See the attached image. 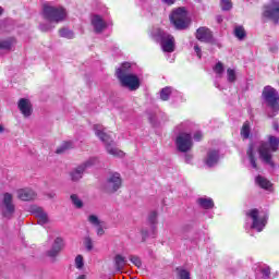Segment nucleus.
<instances>
[{"label":"nucleus","instance_id":"48","mask_svg":"<svg viewBox=\"0 0 279 279\" xmlns=\"http://www.w3.org/2000/svg\"><path fill=\"white\" fill-rule=\"evenodd\" d=\"M217 21H218V23H223V17L221 15H218Z\"/></svg>","mask_w":279,"mask_h":279},{"label":"nucleus","instance_id":"51","mask_svg":"<svg viewBox=\"0 0 279 279\" xmlns=\"http://www.w3.org/2000/svg\"><path fill=\"white\" fill-rule=\"evenodd\" d=\"M1 26H2V25H1V23H0V29H1Z\"/></svg>","mask_w":279,"mask_h":279},{"label":"nucleus","instance_id":"32","mask_svg":"<svg viewBox=\"0 0 279 279\" xmlns=\"http://www.w3.org/2000/svg\"><path fill=\"white\" fill-rule=\"evenodd\" d=\"M70 199L75 208H84V202H82V198H80V196L76 194H72Z\"/></svg>","mask_w":279,"mask_h":279},{"label":"nucleus","instance_id":"25","mask_svg":"<svg viewBox=\"0 0 279 279\" xmlns=\"http://www.w3.org/2000/svg\"><path fill=\"white\" fill-rule=\"evenodd\" d=\"M16 45V38L9 37L7 39L0 40V49H3L4 51H11L12 47Z\"/></svg>","mask_w":279,"mask_h":279},{"label":"nucleus","instance_id":"19","mask_svg":"<svg viewBox=\"0 0 279 279\" xmlns=\"http://www.w3.org/2000/svg\"><path fill=\"white\" fill-rule=\"evenodd\" d=\"M16 195L22 202H32V199H36V192L29 187L17 190Z\"/></svg>","mask_w":279,"mask_h":279},{"label":"nucleus","instance_id":"20","mask_svg":"<svg viewBox=\"0 0 279 279\" xmlns=\"http://www.w3.org/2000/svg\"><path fill=\"white\" fill-rule=\"evenodd\" d=\"M107 153L110 154V156H113V158H125V151L121 150L119 147L114 145V142L108 143L106 146Z\"/></svg>","mask_w":279,"mask_h":279},{"label":"nucleus","instance_id":"5","mask_svg":"<svg viewBox=\"0 0 279 279\" xmlns=\"http://www.w3.org/2000/svg\"><path fill=\"white\" fill-rule=\"evenodd\" d=\"M117 78L122 88H129V90H138L141 88V78L136 74H123L122 72Z\"/></svg>","mask_w":279,"mask_h":279},{"label":"nucleus","instance_id":"38","mask_svg":"<svg viewBox=\"0 0 279 279\" xmlns=\"http://www.w3.org/2000/svg\"><path fill=\"white\" fill-rule=\"evenodd\" d=\"M148 222H149L151 226H156V223H158V213H157V211H151V213L148 215Z\"/></svg>","mask_w":279,"mask_h":279},{"label":"nucleus","instance_id":"2","mask_svg":"<svg viewBox=\"0 0 279 279\" xmlns=\"http://www.w3.org/2000/svg\"><path fill=\"white\" fill-rule=\"evenodd\" d=\"M278 149L279 138L274 135H269L268 142H262L257 151L259 154L260 160L274 169L276 163L274 162V155H271V151L275 153Z\"/></svg>","mask_w":279,"mask_h":279},{"label":"nucleus","instance_id":"22","mask_svg":"<svg viewBox=\"0 0 279 279\" xmlns=\"http://www.w3.org/2000/svg\"><path fill=\"white\" fill-rule=\"evenodd\" d=\"M196 203L204 210H210L215 208V201H213V198L199 197L197 198Z\"/></svg>","mask_w":279,"mask_h":279},{"label":"nucleus","instance_id":"7","mask_svg":"<svg viewBox=\"0 0 279 279\" xmlns=\"http://www.w3.org/2000/svg\"><path fill=\"white\" fill-rule=\"evenodd\" d=\"M175 143L179 151L182 154H186V151H191L193 148V138L189 133H180L175 140Z\"/></svg>","mask_w":279,"mask_h":279},{"label":"nucleus","instance_id":"40","mask_svg":"<svg viewBox=\"0 0 279 279\" xmlns=\"http://www.w3.org/2000/svg\"><path fill=\"white\" fill-rule=\"evenodd\" d=\"M214 73H216L217 75H223V63H221V61L216 63V65L214 66Z\"/></svg>","mask_w":279,"mask_h":279},{"label":"nucleus","instance_id":"10","mask_svg":"<svg viewBox=\"0 0 279 279\" xmlns=\"http://www.w3.org/2000/svg\"><path fill=\"white\" fill-rule=\"evenodd\" d=\"M93 165H97V158H90L85 163L72 170L70 172L72 182H78V180H82V177L84 175V172L86 171V169H88V167H93Z\"/></svg>","mask_w":279,"mask_h":279},{"label":"nucleus","instance_id":"49","mask_svg":"<svg viewBox=\"0 0 279 279\" xmlns=\"http://www.w3.org/2000/svg\"><path fill=\"white\" fill-rule=\"evenodd\" d=\"M3 132H5V129L0 124V134H3Z\"/></svg>","mask_w":279,"mask_h":279},{"label":"nucleus","instance_id":"14","mask_svg":"<svg viewBox=\"0 0 279 279\" xmlns=\"http://www.w3.org/2000/svg\"><path fill=\"white\" fill-rule=\"evenodd\" d=\"M90 25L93 32L96 34H102L104 29H106V21L101 15L94 14L90 16Z\"/></svg>","mask_w":279,"mask_h":279},{"label":"nucleus","instance_id":"27","mask_svg":"<svg viewBox=\"0 0 279 279\" xmlns=\"http://www.w3.org/2000/svg\"><path fill=\"white\" fill-rule=\"evenodd\" d=\"M255 182L260 186V189H265L266 191L272 186L271 181L267 180V178L263 175H257Z\"/></svg>","mask_w":279,"mask_h":279},{"label":"nucleus","instance_id":"17","mask_svg":"<svg viewBox=\"0 0 279 279\" xmlns=\"http://www.w3.org/2000/svg\"><path fill=\"white\" fill-rule=\"evenodd\" d=\"M195 36L196 40H199V43H210V40H213V32L206 26L197 28Z\"/></svg>","mask_w":279,"mask_h":279},{"label":"nucleus","instance_id":"34","mask_svg":"<svg viewBox=\"0 0 279 279\" xmlns=\"http://www.w3.org/2000/svg\"><path fill=\"white\" fill-rule=\"evenodd\" d=\"M74 265H75L76 269L82 271L84 269V256L77 255L74 259Z\"/></svg>","mask_w":279,"mask_h":279},{"label":"nucleus","instance_id":"12","mask_svg":"<svg viewBox=\"0 0 279 279\" xmlns=\"http://www.w3.org/2000/svg\"><path fill=\"white\" fill-rule=\"evenodd\" d=\"M122 184L123 180L121 179L120 173H110L109 178L107 179V193H117V191L121 189Z\"/></svg>","mask_w":279,"mask_h":279},{"label":"nucleus","instance_id":"8","mask_svg":"<svg viewBox=\"0 0 279 279\" xmlns=\"http://www.w3.org/2000/svg\"><path fill=\"white\" fill-rule=\"evenodd\" d=\"M157 37L165 53H173L175 51V38L173 36L159 32Z\"/></svg>","mask_w":279,"mask_h":279},{"label":"nucleus","instance_id":"3","mask_svg":"<svg viewBox=\"0 0 279 279\" xmlns=\"http://www.w3.org/2000/svg\"><path fill=\"white\" fill-rule=\"evenodd\" d=\"M170 23L175 27V29H187L191 25V19L189 17V11L185 7H179L171 11Z\"/></svg>","mask_w":279,"mask_h":279},{"label":"nucleus","instance_id":"28","mask_svg":"<svg viewBox=\"0 0 279 279\" xmlns=\"http://www.w3.org/2000/svg\"><path fill=\"white\" fill-rule=\"evenodd\" d=\"M131 69H132V64L130 62L122 63V65L116 71L117 77H119L120 73H123L124 75L132 74Z\"/></svg>","mask_w":279,"mask_h":279},{"label":"nucleus","instance_id":"50","mask_svg":"<svg viewBox=\"0 0 279 279\" xmlns=\"http://www.w3.org/2000/svg\"><path fill=\"white\" fill-rule=\"evenodd\" d=\"M1 14H3V8L2 7H0V16H1Z\"/></svg>","mask_w":279,"mask_h":279},{"label":"nucleus","instance_id":"4","mask_svg":"<svg viewBox=\"0 0 279 279\" xmlns=\"http://www.w3.org/2000/svg\"><path fill=\"white\" fill-rule=\"evenodd\" d=\"M16 213V205H14V196L10 193L2 194L0 198V214L3 219H12Z\"/></svg>","mask_w":279,"mask_h":279},{"label":"nucleus","instance_id":"30","mask_svg":"<svg viewBox=\"0 0 279 279\" xmlns=\"http://www.w3.org/2000/svg\"><path fill=\"white\" fill-rule=\"evenodd\" d=\"M234 36L238 38V40H243L245 36H247V33L243 26H235Z\"/></svg>","mask_w":279,"mask_h":279},{"label":"nucleus","instance_id":"46","mask_svg":"<svg viewBox=\"0 0 279 279\" xmlns=\"http://www.w3.org/2000/svg\"><path fill=\"white\" fill-rule=\"evenodd\" d=\"M141 234H142V236L145 238V236H147L149 234V232L147 230H142Z\"/></svg>","mask_w":279,"mask_h":279},{"label":"nucleus","instance_id":"15","mask_svg":"<svg viewBox=\"0 0 279 279\" xmlns=\"http://www.w3.org/2000/svg\"><path fill=\"white\" fill-rule=\"evenodd\" d=\"M17 108L21 114L25 117V119H28L32 112H34V108L32 107V101H29V99L27 98H21L17 102Z\"/></svg>","mask_w":279,"mask_h":279},{"label":"nucleus","instance_id":"37","mask_svg":"<svg viewBox=\"0 0 279 279\" xmlns=\"http://www.w3.org/2000/svg\"><path fill=\"white\" fill-rule=\"evenodd\" d=\"M129 259L131 260L132 264L135 265V267H137L138 269H141V267H143V262L141 260V257L136 256V255H131L129 257Z\"/></svg>","mask_w":279,"mask_h":279},{"label":"nucleus","instance_id":"13","mask_svg":"<svg viewBox=\"0 0 279 279\" xmlns=\"http://www.w3.org/2000/svg\"><path fill=\"white\" fill-rule=\"evenodd\" d=\"M31 213L36 217L37 223H39V226H45L46 223H49V216L46 214L43 207L32 206Z\"/></svg>","mask_w":279,"mask_h":279},{"label":"nucleus","instance_id":"31","mask_svg":"<svg viewBox=\"0 0 279 279\" xmlns=\"http://www.w3.org/2000/svg\"><path fill=\"white\" fill-rule=\"evenodd\" d=\"M250 121H245L241 128L240 134L242 138L247 140L250 138Z\"/></svg>","mask_w":279,"mask_h":279},{"label":"nucleus","instance_id":"44","mask_svg":"<svg viewBox=\"0 0 279 279\" xmlns=\"http://www.w3.org/2000/svg\"><path fill=\"white\" fill-rule=\"evenodd\" d=\"M202 138H204V135H202V132H196L194 134V141L199 142V141H202Z\"/></svg>","mask_w":279,"mask_h":279},{"label":"nucleus","instance_id":"26","mask_svg":"<svg viewBox=\"0 0 279 279\" xmlns=\"http://www.w3.org/2000/svg\"><path fill=\"white\" fill-rule=\"evenodd\" d=\"M246 156H248V160H250L253 169L258 171V163L256 162V156H254V144L253 143H251L248 145V148L246 150Z\"/></svg>","mask_w":279,"mask_h":279},{"label":"nucleus","instance_id":"11","mask_svg":"<svg viewBox=\"0 0 279 279\" xmlns=\"http://www.w3.org/2000/svg\"><path fill=\"white\" fill-rule=\"evenodd\" d=\"M258 209L253 208L246 211V217L253 219L252 228L257 230V232H263V228L267 226V218H258Z\"/></svg>","mask_w":279,"mask_h":279},{"label":"nucleus","instance_id":"18","mask_svg":"<svg viewBox=\"0 0 279 279\" xmlns=\"http://www.w3.org/2000/svg\"><path fill=\"white\" fill-rule=\"evenodd\" d=\"M64 248V240L62 238H56L51 250L47 252L50 258H56L60 252Z\"/></svg>","mask_w":279,"mask_h":279},{"label":"nucleus","instance_id":"21","mask_svg":"<svg viewBox=\"0 0 279 279\" xmlns=\"http://www.w3.org/2000/svg\"><path fill=\"white\" fill-rule=\"evenodd\" d=\"M217 162H219V150H208L205 165H207V167H215Z\"/></svg>","mask_w":279,"mask_h":279},{"label":"nucleus","instance_id":"35","mask_svg":"<svg viewBox=\"0 0 279 279\" xmlns=\"http://www.w3.org/2000/svg\"><path fill=\"white\" fill-rule=\"evenodd\" d=\"M220 8L223 12H230L232 10V0H221Z\"/></svg>","mask_w":279,"mask_h":279},{"label":"nucleus","instance_id":"1","mask_svg":"<svg viewBox=\"0 0 279 279\" xmlns=\"http://www.w3.org/2000/svg\"><path fill=\"white\" fill-rule=\"evenodd\" d=\"M43 16L46 21H49L48 24H40L39 29L41 32H50L53 29V25L51 23H62V21L66 20L68 13L64 7H53L51 4H44L43 7Z\"/></svg>","mask_w":279,"mask_h":279},{"label":"nucleus","instance_id":"36","mask_svg":"<svg viewBox=\"0 0 279 279\" xmlns=\"http://www.w3.org/2000/svg\"><path fill=\"white\" fill-rule=\"evenodd\" d=\"M73 147V142H65L59 148H57L56 154H64L66 149Z\"/></svg>","mask_w":279,"mask_h":279},{"label":"nucleus","instance_id":"6","mask_svg":"<svg viewBox=\"0 0 279 279\" xmlns=\"http://www.w3.org/2000/svg\"><path fill=\"white\" fill-rule=\"evenodd\" d=\"M263 97L267 101L269 108H271V110L274 112H278V110H279L278 90H276V88H274L271 86H266V87H264V90H263Z\"/></svg>","mask_w":279,"mask_h":279},{"label":"nucleus","instance_id":"45","mask_svg":"<svg viewBox=\"0 0 279 279\" xmlns=\"http://www.w3.org/2000/svg\"><path fill=\"white\" fill-rule=\"evenodd\" d=\"M166 5H173L175 3V0H161Z\"/></svg>","mask_w":279,"mask_h":279},{"label":"nucleus","instance_id":"39","mask_svg":"<svg viewBox=\"0 0 279 279\" xmlns=\"http://www.w3.org/2000/svg\"><path fill=\"white\" fill-rule=\"evenodd\" d=\"M227 75H228V82H236V72L232 69L227 70Z\"/></svg>","mask_w":279,"mask_h":279},{"label":"nucleus","instance_id":"33","mask_svg":"<svg viewBox=\"0 0 279 279\" xmlns=\"http://www.w3.org/2000/svg\"><path fill=\"white\" fill-rule=\"evenodd\" d=\"M169 97H171V87H163L160 90V99L162 101H169Z\"/></svg>","mask_w":279,"mask_h":279},{"label":"nucleus","instance_id":"29","mask_svg":"<svg viewBox=\"0 0 279 279\" xmlns=\"http://www.w3.org/2000/svg\"><path fill=\"white\" fill-rule=\"evenodd\" d=\"M59 35L61 38H66L68 40H73V38H75V33L69 28H61Z\"/></svg>","mask_w":279,"mask_h":279},{"label":"nucleus","instance_id":"47","mask_svg":"<svg viewBox=\"0 0 279 279\" xmlns=\"http://www.w3.org/2000/svg\"><path fill=\"white\" fill-rule=\"evenodd\" d=\"M76 279H88L87 275H80Z\"/></svg>","mask_w":279,"mask_h":279},{"label":"nucleus","instance_id":"42","mask_svg":"<svg viewBox=\"0 0 279 279\" xmlns=\"http://www.w3.org/2000/svg\"><path fill=\"white\" fill-rule=\"evenodd\" d=\"M85 247L88 252H90V250H93V240H90V238L85 239Z\"/></svg>","mask_w":279,"mask_h":279},{"label":"nucleus","instance_id":"24","mask_svg":"<svg viewBox=\"0 0 279 279\" xmlns=\"http://www.w3.org/2000/svg\"><path fill=\"white\" fill-rule=\"evenodd\" d=\"M94 133L95 136H97L98 140L101 141V143H106V128L104 124H94Z\"/></svg>","mask_w":279,"mask_h":279},{"label":"nucleus","instance_id":"16","mask_svg":"<svg viewBox=\"0 0 279 279\" xmlns=\"http://www.w3.org/2000/svg\"><path fill=\"white\" fill-rule=\"evenodd\" d=\"M87 221L93 226V228H95L97 236H104V234H106V231L104 230V222L99 220L97 215H89L87 217Z\"/></svg>","mask_w":279,"mask_h":279},{"label":"nucleus","instance_id":"9","mask_svg":"<svg viewBox=\"0 0 279 279\" xmlns=\"http://www.w3.org/2000/svg\"><path fill=\"white\" fill-rule=\"evenodd\" d=\"M264 16L265 19H269V21H272L275 25H278L279 23V1L278 0H271L270 4H267L265 7Z\"/></svg>","mask_w":279,"mask_h":279},{"label":"nucleus","instance_id":"23","mask_svg":"<svg viewBox=\"0 0 279 279\" xmlns=\"http://www.w3.org/2000/svg\"><path fill=\"white\" fill-rule=\"evenodd\" d=\"M113 260H114L116 271H123V269H125V265H128V260H125V257L123 255L117 254Z\"/></svg>","mask_w":279,"mask_h":279},{"label":"nucleus","instance_id":"41","mask_svg":"<svg viewBox=\"0 0 279 279\" xmlns=\"http://www.w3.org/2000/svg\"><path fill=\"white\" fill-rule=\"evenodd\" d=\"M260 271H262L263 278H266V279L271 278V268L270 267L262 268Z\"/></svg>","mask_w":279,"mask_h":279},{"label":"nucleus","instance_id":"43","mask_svg":"<svg viewBox=\"0 0 279 279\" xmlns=\"http://www.w3.org/2000/svg\"><path fill=\"white\" fill-rule=\"evenodd\" d=\"M194 51H195L197 58L202 59V48H199L198 45L194 46Z\"/></svg>","mask_w":279,"mask_h":279}]
</instances>
